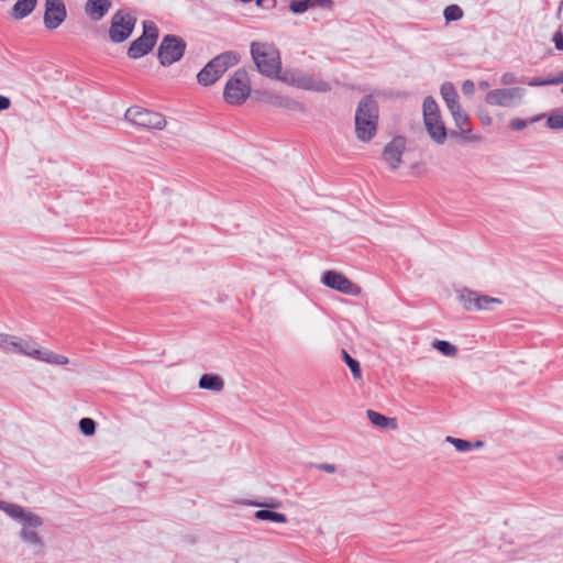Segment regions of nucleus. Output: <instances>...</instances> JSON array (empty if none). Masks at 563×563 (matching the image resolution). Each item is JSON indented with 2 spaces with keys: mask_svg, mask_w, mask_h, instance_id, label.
Returning <instances> with one entry per match:
<instances>
[{
  "mask_svg": "<svg viewBox=\"0 0 563 563\" xmlns=\"http://www.w3.org/2000/svg\"><path fill=\"white\" fill-rule=\"evenodd\" d=\"M0 351L7 354H18L36 362L63 366L69 364L66 355L55 353L34 340L0 332Z\"/></svg>",
  "mask_w": 563,
  "mask_h": 563,
  "instance_id": "nucleus-1",
  "label": "nucleus"
},
{
  "mask_svg": "<svg viewBox=\"0 0 563 563\" xmlns=\"http://www.w3.org/2000/svg\"><path fill=\"white\" fill-rule=\"evenodd\" d=\"M378 106L372 96L363 97L355 110V134L362 142L371 141L377 132Z\"/></svg>",
  "mask_w": 563,
  "mask_h": 563,
  "instance_id": "nucleus-2",
  "label": "nucleus"
},
{
  "mask_svg": "<svg viewBox=\"0 0 563 563\" xmlns=\"http://www.w3.org/2000/svg\"><path fill=\"white\" fill-rule=\"evenodd\" d=\"M251 55L257 70L267 78H277L280 73V54L278 49L269 43L253 42L251 44Z\"/></svg>",
  "mask_w": 563,
  "mask_h": 563,
  "instance_id": "nucleus-3",
  "label": "nucleus"
},
{
  "mask_svg": "<svg viewBox=\"0 0 563 563\" xmlns=\"http://www.w3.org/2000/svg\"><path fill=\"white\" fill-rule=\"evenodd\" d=\"M423 123L428 135L437 144L446 140V129L442 120L440 108L432 97H427L422 103Z\"/></svg>",
  "mask_w": 563,
  "mask_h": 563,
  "instance_id": "nucleus-4",
  "label": "nucleus"
},
{
  "mask_svg": "<svg viewBox=\"0 0 563 563\" xmlns=\"http://www.w3.org/2000/svg\"><path fill=\"white\" fill-rule=\"evenodd\" d=\"M457 302L468 312L492 311L503 303L497 297H492L466 287L456 289Z\"/></svg>",
  "mask_w": 563,
  "mask_h": 563,
  "instance_id": "nucleus-5",
  "label": "nucleus"
},
{
  "mask_svg": "<svg viewBox=\"0 0 563 563\" xmlns=\"http://www.w3.org/2000/svg\"><path fill=\"white\" fill-rule=\"evenodd\" d=\"M276 79L288 86L316 92H327L331 89L329 82L320 78L311 77L296 68H286L284 70L280 68V73Z\"/></svg>",
  "mask_w": 563,
  "mask_h": 563,
  "instance_id": "nucleus-6",
  "label": "nucleus"
},
{
  "mask_svg": "<svg viewBox=\"0 0 563 563\" xmlns=\"http://www.w3.org/2000/svg\"><path fill=\"white\" fill-rule=\"evenodd\" d=\"M234 53L227 52L210 60L197 75L198 82L203 86L213 85L230 67L238 64Z\"/></svg>",
  "mask_w": 563,
  "mask_h": 563,
  "instance_id": "nucleus-7",
  "label": "nucleus"
},
{
  "mask_svg": "<svg viewBox=\"0 0 563 563\" xmlns=\"http://www.w3.org/2000/svg\"><path fill=\"white\" fill-rule=\"evenodd\" d=\"M251 95V79L246 70L238 69L227 81L223 97L229 104H242Z\"/></svg>",
  "mask_w": 563,
  "mask_h": 563,
  "instance_id": "nucleus-8",
  "label": "nucleus"
},
{
  "mask_svg": "<svg viewBox=\"0 0 563 563\" xmlns=\"http://www.w3.org/2000/svg\"><path fill=\"white\" fill-rule=\"evenodd\" d=\"M124 117L130 123L148 130H164L167 125L162 113L137 106L130 107Z\"/></svg>",
  "mask_w": 563,
  "mask_h": 563,
  "instance_id": "nucleus-9",
  "label": "nucleus"
},
{
  "mask_svg": "<svg viewBox=\"0 0 563 563\" xmlns=\"http://www.w3.org/2000/svg\"><path fill=\"white\" fill-rule=\"evenodd\" d=\"M158 37L156 25L151 21L143 23V34L132 42L129 47L128 55L133 59H137L146 55L155 45Z\"/></svg>",
  "mask_w": 563,
  "mask_h": 563,
  "instance_id": "nucleus-10",
  "label": "nucleus"
},
{
  "mask_svg": "<svg viewBox=\"0 0 563 563\" xmlns=\"http://www.w3.org/2000/svg\"><path fill=\"white\" fill-rule=\"evenodd\" d=\"M136 19L128 11L121 10L113 14L109 30L110 40L114 43L125 41L135 26Z\"/></svg>",
  "mask_w": 563,
  "mask_h": 563,
  "instance_id": "nucleus-11",
  "label": "nucleus"
},
{
  "mask_svg": "<svg viewBox=\"0 0 563 563\" xmlns=\"http://www.w3.org/2000/svg\"><path fill=\"white\" fill-rule=\"evenodd\" d=\"M408 153V144L405 137L396 136L386 144L383 151V162L390 169H398Z\"/></svg>",
  "mask_w": 563,
  "mask_h": 563,
  "instance_id": "nucleus-12",
  "label": "nucleus"
},
{
  "mask_svg": "<svg viewBox=\"0 0 563 563\" xmlns=\"http://www.w3.org/2000/svg\"><path fill=\"white\" fill-rule=\"evenodd\" d=\"M526 95V90L520 87L515 88H499L489 91L486 95V102L490 106L497 107H516L518 106Z\"/></svg>",
  "mask_w": 563,
  "mask_h": 563,
  "instance_id": "nucleus-13",
  "label": "nucleus"
},
{
  "mask_svg": "<svg viewBox=\"0 0 563 563\" xmlns=\"http://www.w3.org/2000/svg\"><path fill=\"white\" fill-rule=\"evenodd\" d=\"M185 42L174 35H167L163 38L158 47V58L162 65L167 66L179 60L185 52Z\"/></svg>",
  "mask_w": 563,
  "mask_h": 563,
  "instance_id": "nucleus-14",
  "label": "nucleus"
},
{
  "mask_svg": "<svg viewBox=\"0 0 563 563\" xmlns=\"http://www.w3.org/2000/svg\"><path fill=\"white\" fill-rule=\"evenodd\" d=\"M321 280L329 288H332L344 295L357 297L362 294V288L358 285L352 283L343 274L334 271L325 272Z\"/></svg>",
  "mask_w": 563,
  "mask_h": 563,
  "instance_id": "nucleus-15",
  "label": "nucleus"
},
{
  "mask_svg": "<svg viewBox=\"0 0 563 563\" xmlns=\"http://www.w3.org/2000/svg\"><path fill=\"white\" fill-rule=\"evenodd\" d=\"M0 510L25 527L37 528L43 523L37 515L15 504L0 500Z\"/></svg>",
  "mask_w": 563,
  "mask_h": 563,
  "instance_id": "nucleus-16",
  "label": "nucleus"
},
{
  "mask_svg": "<svg viewBox=\"0 0 563 563\" xmlns=\"http://www.w3.org/2000/svg\"><path fill=\"white\" fill-rule=\"evenodd\" d=\"M254 97L257 101L266 103L272 107L284 108L288 110H300L301 104L288 97L278 95L271 90L258 89L254 91Z\"/></svg>",
  "mask_w": 563,
  "mask_h": 563,
  "instance_id": "nucleus-17",
  "label": "nucleus"
},
{
  "mask_svg": "<svg viewBox=\"0 0 563 563\" xmlns=\"http://www.w3.org/2000/svg\"><path fill=\"white\" fill-rule=\"evenodd\" d=\"M66 15L63 0H45L44 25L46 29H57L65 21Z\"/></svg>",
  "mask_w": 563,
  "mask_h": 563,
  "instance_id": "nucleus-18",
  "label": "nucleus"
},
{
  "mask_svg": "<svg viewBox=\"0 0 563 563\" xmlns=\"http://www.w3.org/2000/svg\"><path fill=\"white\" fill-rule=\"evenodd\" d=\"M111 7V0H87L85 13L93 21L101 20Z\"/></svg>",
  "mask_w": 563,
  "mask_h": 563,
  "instance_id": "nucleus-19",
  "label": "nucleus"
},
{
  "mask_svg": "<svg viewBox=\"0 0 563 563\" xmlns=\"http://www.w3.org/2000/svg\"><path fill=\"white\" fill-rule=\"evenodd\" d=\"M37 0H16L12 8V16L22 20L30 15L35 9Z\"/></svg>",
  "mask_w": 563,
  "mask_h": 563,
  "instance_id": "nucleus-20",
  "label": "nucleus"
},
{
  "mask_svg": "<svg viewBox=\"0 0 563 563\" xmlns=\"http://www.w3.org/2000/svg\"><path fill=\"white\" fill-rule=\"evenodd\" d=\"M366 416L371 423L374 426L382 428V429H397V420L395 418H388L377 411L374 410H367Z\"/></svg>",
  "mask_w": 563,
  "mask_h": 563,
  "instance_id": "nucleus-21",
  "label": "nucleus"
},
{
  "mask_svg": "<svg viewBox=\"0 0 563 563\" xmlns=\"http://www.w3.org/2000/svg\"><path fill=\"white\" fill-rule=\"evenodd\" d=\"M198 385L201 389L212 390L216 393H219L224 388L223 379L219 375L214 374L202 375Z\"/></svg>",
  "mask_w": 563,
  "mask_h": 563,
  "instance_id": "nucleus-22",
  "label": "nucleus"
},
{
  "mask_svg": "<svg viewBox=\"0 0 563 563\" xmlns=\"http://www.w3.org/2000/svg\"><path fill=\"white\" fill-rule=\"evenodd\" d=\"M441 96L449 111L461 107L459 103L457 92L452 84L445 82L441 86Z\"/></svg>",
  "mask_w": 563,
  "mask_h": 563,
  "instance_id": "nucleus-23",
  "label": "nucleus"
},
{
  "mask_svg": "<svg viewBox=\"0 0 563 563\" xmlns=\"http://www.w3.org/2000/svg\"><path fill=\"white\" fill-rule=\"evenodd\" d=\"M431 346L445 357H456L459 349L455 344L445 340H434Z\"/></svg>",
  "mask_w": 563,
  "mask_h": 563,
  "instance_id": "nucleus-24",
  "label": "nucleus"
},
{
  "mask_svg": "<svg viewBox=\"0 0 563 563\" xmlns=\"http://www.w3.org/2000/svg\"><path fill=\"white\" fill-rule=\"evenodd\" d=\"M450 113L455 122L456 128L464 134L471 132L468 123V115L462 110L461 107L450 110Z\"/></svg>",
  "mask_w": 563,
  "mask_h": 563,
  "instance_id": "nucleus-25",
  "label": "nucleus"
},
{
  "mask_svg": "<svg viewBox=\"0 0 563 563\" xmlns=\"http://www.w3.org/2000/svg\"><path fill=\"white\" fill-rule=\"evenodd\" d=\"M258 520H269L277 523H286L287 517L284 514L272 511L269 509H261L254 514Z\"/></svg>",
  "mask_w": 563,
  "mask_h": 563,
  "instance_id": "nucleus-26",
  "label": "nucleus"
},
{
  "mask_svg": "<svg viewBox=\"0 0 563 563\" xmlns=\"http://www.w3.org/2000/svg\"><path fill=\"white\" fill-rule=\"evenodd\" d=\"M445 441L448 443L452 444L459 452H468L474 446L479 448L483 445V443L479 441L476 442L475 444H473L472 442H470L467 440L457 439V438H453V437H446Z\"/></svg>",
  "mask_w": 563,
  "mask_h": 563,
  "instance_id": "nucleus-27",
  "label": "nucleus"
},
{
  "mask_svg": "<svg viewBox=\"0 0 563 563\" xmlns=\"http://www.w3.org/2000/svg\"><path fill=\"white\" fill-rule=\"evenodd\" d=\"M325 1L327 0H295L290 2L289 8L294 13H303L308 8L316 7Z\"/></svg>",
  "mask_w": 563,
  "mask_h": 563,
  "instance_id": "nucleus-28",
  "label": "nucleus"
},
{
  "mask_svg": "<svg viewBox=\"0 0 563 563\" xmlns=\"http://www.w3.org/2000/svg\"><path fill=\"white\" fill-rule=\"evenodd\" d=\"M547 125L551 130L563 129V110H555L548 115Z\"/></svg>",
  "mask_w": 563,
  "mask_h": 563,
  "instance_id": "nucleus-29",
  "label": "nucleus"
},
{
  "mask_svg": "<svg viewBox=\"0 0 563 563\" xmlns=\"http://www.w3.org/2000/svg\"><path fill=\"white\" fill-rule=\"evenodd\" d=\"M342 356L346 365L352 372V375L355 379H360L362 377V371L360 363L354 360L346 351H342Z\"/></svg>",
  "mask_w": 563,
  "mask_h": 563,
  "instance_id": "nucleus-30",
  "label": "nucleus"
},
{
  "mask_svg": "<svg viewBox=\"0 0 563 563\" xmlns=\"http://www.w3.org/2000/svg\"><path fill=\"white\" fill-rule=\"evenodd\" d=\"M544 115H537L532 118L531 120H523L520 118H514L509 122V128L514 131H521L528 126L529 123L538 122L541 120Z\"/></svg>",
  "mask_w": 563,
  "mask_h": 563,
  "instance_id": "nucleus-31",
  "label": "nucleus"
},
{
  "mask_svg": "<svg viewBox=\"0 0 563 563\" xmlns=\"http://www.w3.org/2000/svg\"><path fill=\"white\" fill-rule=\"evenodd\" d=\"M79 429L84 435H93L96 432V422L91 418H82L79 421Z\"/></svg>",
  "mask_w": 563,
  "mask_h": 563,
  "instance_id": "nucleus-32",
  "label": "nucleus"
},
{
  "mask_svg": "<svg viewBox=\"0 0 563 563\" xmlns=\"http://www.w3.org/2000/svg\"><path fill=\"white\" fill-rule=\"evenodd\" d=\"M462 15L463 12L459 5L452 4L444 9V18L446 21H457Z\"/></svg>",
  "mask_w": 563,
  "mask_h": 563,
  "instance_id": "nucleus-33",
  "label": "nucleus"
},
{
  "mask_svg": "<svg viewBox=\"0 0 563 563\" xmlns=\"http://www.w3.org/2000/svg\"><path fill=\"white\" fill-rule=\"evenodd\" d=\"M563 82V76L561 78H553L547 80L532 79L529 81L530 86H544V85H556Z\"/></svg>",
  "mask_w": 563,
  "mask_h": 563,
  "instance_id": "nucleus-34",
  "label": "nucleus"
},
{
  "mask_svg": "<svg viewBox=\"0 0 563 563\" xmlns=\"http://www.w3.org/2000/svg\"><path fill=\"white\" fill-rule=\"evenodd\" d=\"M22 539L26 542L37 544L40 543L38 536L33 531L22 530L21 532Z\"/></svg>",
  "mask_w": 563,
  "mask_h": 563,
  "instance_id": "nucleus-35",
  "label": "nucleus"
},
{
  "mask_svg": "<svg viewBox=\"0 0 563 563\" xmlns=\"http://www.w3.org/2000/svg\"><path fill=\"white\" fill-rule=\"evenodd\" d=\"M462 91L465 96L472 97L475 92V85L472 80H465L462 85Z\"/></svg>",
  "mask_w": 563,
  "mask_h": 563,
  "instance_id": "nucleus-36",
  "label": "nucleus"
},
{
  "mask_svg": "<svg viewBox=\"0 0 563 563\" xmlns=\"http://www.w3.org/2000/svg\"><path fill=\"white\" fill-rule=\"evenodd\" d=\"M516 81V77L514 74L511 73H507V74H504L501 79H500V82L503 85H511Z\"/></svg>",
  "mask_w": 563,
  "mask_h": 563,
  "instance_id": "nucleus-37",
  "label": "nucleus"
},
{
  "mask_svg": "<svg viewBox=\"0 0 563 563\" xmlns=\"http://www.w3.org/2000/svg\"><path fill=\"white\" fill-rule=\"evenodd\" d=\"M553 41L558 49H563V34L561 32H556L554 34Z\"/></svg>",
  "mask_w": 563,
  "mask_h": 563,
  "instance_id": "nucleus-38",
  "label": "nucleus"
},
{
  "mask_svg": "<svg viewBox=\"0 0 563 563\" xmlns=\"http://www.w3.org/2000/svg\"><path fill=\"white\" fill-rule=\"evenodd\" d=\"M11 106V101L8 97L0 96V112L9 109Z\"/></svg>",
  "mask_w": 563,
  "mask_h": 563,
  "instance_id": "nucleus-39",
  "label": "nucleus"
},
{
  "mask_svg": "<svg viewBox=\"0 0 563 563\" xmlns=\"http://www.w3.org/2000/svg\"><path fill=\"white\" fill-rule=\"evenodd\" d=\"M256 506L258 507H266V508H278L280 507V503L277 501V500H271L268 503H258V504H255Z\"/></svg>",
  "mask_w": 563,
  "mask_h": 563,
  "instance_id": "nucleus-40",
  "label": "nucleus"
},
{
  "mask_svg": "<svg viewBox=\"0 0 563 563\" xmlns=\"http://www.w3.org/2000/svg\"><path fill=\"white\" fill-rule=\"evenodd\" d=\"M319 468H320V470H322V471H324V472H327V473H329V474H333V473L336 471L335 465H333V464H327V463H325V464H321V465L319 466Z\"/></svg>",
  "mask_w": 563,
  "mask_h": 563,
  "instance_id": "nucleus-41",
  "label": "nucleus"
},
{
  "mask_svg": "<svg viewBox=\"0 0 563 563\" xmlns=\"http://www.w3.org/2000/svg\"><path fill=\"white\" fill-rule=\"evenodd\" d=\"M479 87H481L482 89H487V88H488V82H486V81H482V82H479Z\"/></svg>",
  "mask_w": 563,
  "mask_h": 563,
  "instance_id": "nucleus-42",
  "label": "nucleus"
},
{
  "mask_svg": "<svg viewBox=\"0 0 563 563\" xmlns=\"http://www.w3.org/2000/svg\"><path fill=\"white\" fill-rule=\"evenodd\" d=\"M262 1H263V0H257V5H261V4H262Z\"/></svg>",
  "mask_w": 563,
  "mask_h": 563,
  "instance_id": "nucleus-43",
  "label": "nucleus"
},
{
  "mask_svg": "<svg viewBox=\"0 0 563 563\" xmlns=\"http://www.w3.org/2000/svg\"><path fill=\"white\" fill-rule=\"evenodd\" d=\"M242 2H251L252 0H241Z\"/></svg>",
  "mask_w": 563,
  "mask_h": 563,
  "instance_id": "nucleus-44",
  "label": "nucleus"
}]
</instances>
